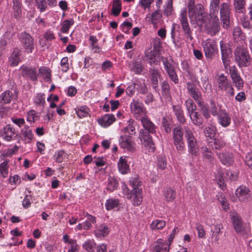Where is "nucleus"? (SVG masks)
I'll use <instances>...</instances> for the list:
<instances>
[{
    "mask_svg": "<svg viewBox=\"0 0 252 252\" xmlns=\"http://www.w3.org/2000/svg\"><path fill=\"white\" fill-rule=\"evenodd\" d=\"M236 63L240 68L248 67L250 65L251 60L248 50L243 46H238L234 52Z\"/></svg>",
    "mask_w": 252,
    "mask_h": 252,
    "instance_id": "obj_1",
    "label": "nucleus"
},
{
    "mask_svg": "<svg viewBox=\"0 0 252 252\" xmlns=\"http://www.w3.org/2000/svg\"><path fill=\"white\" fill-rule=\"evenodd\" d=\"M184 130L180 125L176 126L172 130L173 144L178 153L182 154L185 150V144L184 141Z\"/></svg>",
    "mask_w": 252,
    "mask_h": 252,
    "instance_id": "obj_2",
    "label": "nucleus"
},
{
    "mask_svg": "<svg viewBox=\"0 0 252 252\" xmlns=\"http://www.w3.org/2000/svg\"><path fill=\"white\" fill-rule=\"evenodd\" d=\"M202 47L206 59L208 62L213 60L218 54L217 43L214 40L207 39L202 43Z\"/></svg>",
    "mask_w": 252,
    "mask_h": 252,
    "instance_id": "obj_3",
    "label": "nucleus"
},
{
    "mask_svg": "<svg viewBox=\"0 0 252 252\" xmlns=\"http://www.w3.org/2000/svg\"><path fill=\"white\" fill-rule=\"evenodd\" d=\"M216 80L220 90L225 92L226 95L231 97L234 96V89L228 80L227 76L223 73L220 74L218 75Z\"/></svg>",
    "mask_w": 252,
    "mask_h": 252,
    "instance_id": "obj_4",
    "label": "nucleus"
},
{
    "mask_svg": "<svg viewBox=\"0 0 252 252\" xmlns=\"http://www.w3.org/2000/svg\"><path fill=\"white\" fill-rule=\"evenodd\" d=\"M19 39L26 53L29 54L33 52L35 43L33 37L30 33L26 32H21L19 34Z\"/></svg>",
    "mask_w": 252,
    "mask_h": 252,
    "instance_id": "obj_5",
    "label": "nucleus"
},
{
    "mask_svg": "<svg viewBox=\"0 0 252 252\" xmlns=\"http://www.w3.org/2000/svg\"><path fill=\"white\" fill-rule=\"evenodd\" d=\"M131 113L136 119L140 120L146 116V110L144 104L138 99H133L130 104Z\"/></svg>",
    "mask_w": 252,
    "mask_h": 252,
    "instance_id": "obj_6",
    "label": "nucleus"
},
{
    "mask_svg": "<svg viewBox=\"0 0 252 252\" xmlns=\"http://www.w3.org/2000/svg\"><path fill=\"white\" fill-rule=\"evenodd\" d=\"M185 137L187 141L189 153L192 157L198 155L199 151V146L192 132L189 129L186 130Z\"/></svg>",
    "mask_w": 252,
    "mask_h": 252,
    "instance_id": "obj_7",
    "label": "nucleus"
},
{
    "mask_svg": "<svg viewBox=\"0 0 252 252\" xmlns=\"http://www.w3.org/2000/svg\"><path fill=\"white\" fill-rule=\"evenodd\" d=\"M179 19L186 37L189 39L190 40H191L193 39L192 36V31L188 23L187 11L186 10H182L180 14Z\"/></svg>",
    "mask_w": 252,
    "mask_h": 252,
    "instance_id": "obj_8",
    "label": "nucleus"
},
{
    "mask_svg": "<svg viewBox=\"0 0 252 252\" xmlns=\"http://www.w3.org/2000/svg\"><path fill=\"white\" fill-rule=\"evenodd\" d=\"M229 72L232 82L235 84L236 89L240 91L244 87V81L241 77L239 71L235 65L232 66L229 68Z\"/></svg>",
    "mask_w": 252,
    "mask_h": 252,
    "instance_id": "obj_9",
    "label": "nucleus"
},
{
    "mask_svg": "<svg viewBox=\"0 0 252 252\" xmlns=\"http://www.w3.org/2000/svg\"><path fill=\"white\" fill-rule=\"evenodd\" d=\"M119 142L121 148L132 153L135 151V144L131 136L128 135H122L119 138Z\"/></svg>",
    "mask_w": 252,
    "mask_h": 252,
    "instance_id": "obj_10",
    "label": "nucleus"
},
{
    "mask_svg": "<svg viewBox=\"0 0 252 252\" xmlns=\"http://www.w3.org/2000/svg\"><path fill=\"white\" fill-rule=\"evenodd\" d=\"M150 133L145 130L141 129L140 130L139 138L143 144L149 148V152H153L155 151V148Z\"/></svg>",
    "mask_w": 252,
    "mask_h": 252,
    "instance_id": "obj_11",
    "label": "nucleus"
},
{
    "mask_svg": "<svg viewBox=\"0 0 252 252\" xmlns=\"http://www.w3.org/2000/svg\"><path fill=\"white\" fill-rule=\"evenodd\" d=\"M220 20L224 28H227L230 24V6L227 3L223 2L220 5Z\"/></svg>",
    "mask_w": 252,
    "mask_h": 252,
    "instance_id": "obj_12",
    "label": "nucleus"
},
{
    "mask_svg": "<svg viewBox=\"0 0 252 252\" xmlns=\"http://www.w3.org/2000/svg\"><path fill=\"white\" fill-rule=\"evenodd\" d=\"M156 47L154 45L153 50L149 52H146L144 55L145 60L151 66H155L154 65L158 64L160 61L159 60V58L162 56L159 55V54L158 51L156 50Z\"/></svg>",
    "mask_w": 252,
    "mask_h": 252,
    "instance_id": "obj_13",
    "label": "nucleus"
},
{
    "mask_svg": "<svg viewBox=\"0 0 252 252\" xmlns=\"http://www.w3.org/2000/svg\"><path fill=\"white\" fill-rule=\"evenodd\" d=\"M21 75L23 77L29 78L33 81L37 80V70L35 67L22 65L20 68Z\"/></svg>",
    "mask_w": 252,
    "mask_h": 252,
    "instance_id": "obj_14",
    "label": "nucleus"
},
{
    "mask_svg": "<svg viewBox=\"0 0 252 252\" xmlns=\"http://www.w3.org/2000/svg\"><path fill=\"white\" fill-rule=\"evenodd\" d=\"M188 93L196 103L202 100V94L196 86L191 82L187 83Z\"/></svg>",
    "mask_w": 252,
    "mask_h": 252,
    "instance_id": "obj_15",
    "label": "nucleus"
},
{
    "mask_svg": "<svg viewBox=\"0 0 252 252\" xmlns=\"http://www.w3.org/2000/svg\"><path fill=\"white\" fill-rule=\"evenodd\" d=\"M22 55L21 49L17 47H14L8 58L9 65L11 66H17L22 60Z\"/></svg>",
    "mask_w": 252,
    "mask_h": 252,
    "instance_id": "obj_16",
    "label": "nucleus"
},
{
    "mask_svg": "<svg viewBox=\"0 0 252 252\" xmlns=\"http://www.w3.org/2000/svg\"><path fill=\"white\" fill-rule=\"evenodd\" d=\"M231 219L236 233L240 235L244 234V227L241 217L234 213L231 215Z\"/></svg>",
    "mask_w": 252,
    "mask_h": 252,
    "instance_id": "obj_17",
    "label": "nucleus"
},
{
    "mask_svg": "<svg viewBox=\"0 0 252 252\" xmlns=\"http://www.w3.org/2000/svg\"><path fill=\"white\" fill-rule=\"evenodd\" d=\"M235 194L241 201L247 202L251 198L250 189L245 186L238 188L235 190Z\"/></svg>",
    "mask_w": 252,
    "mask_h": 252,
    "instance_id": "obj_18",
    "label": "nucleus"
},
{
    "mask_svg": "<svg viewBox=\"0 0 252 252\" xmlns=\"http://www.w3.org/2000/svg\"><path fill=\"white\" fill-rule=\"evenodd\" d=\"M220 47L221 55V60L224 67L226 69L229 66L230 60L229 59L230 52L228 47L224 45L222 41L220 42Z\"/></svg>",
    "mask_w": 252,
    "mask_h": 252,
    "instance_id": "obj_19",
    "label": "nucleus"
},
{
    "mask_svg": "<svg viewBox=\"0 0 252 252\" xmlns=\"http://www.w3.org/2000/svg\"><path fill=\"white\" fill-rule=\"evenodd\" d=\"M63 240L64 243L67 244V246L65 248L68 249L67 252H78L79 251V246L77 241L75 239H70L68 235L65 234L63 237Z\"/></svg>",
    "mask_w": 252,
    "mask_h": 252,
    "instance_id": "obj_20",
    "label": "nucleus"
},
{
    "mask_svg": "<svg viewBox=\"0 0 252 252\" xmlns=\"http://www.w3.org/2000/svg\"><path fill=\"white\" fill-rule=\"evenodd\" d=\"M219 123L223 127H227L231 123V118L225 109H220L218 116Z\"/></svg>",
    "mask_w": 252,
    "mask_h": 252,
    "instance_id": "obj_21",
    "label": "nucleus"
},
{
    "mask_svg": "<svg viewBox=\"0 0 252 252\" xmlns=\"http://www.w3.org/2000/svg\"><path fill=\"white\" fill-rule=\"evenodd\" d=\"M170 246L166 241L159 239L155 242L152 252H169Z\"/></svg>",
    "mask_w": 252,
    "mask_h": 252,
    "instance_id": "obj_22",
    "label": "nucleus"
},
{
    "mask_svg": "<svg viewBox=\"0 0 252 252\" xmlns=\"http://www.w3.org/2000/svg\"><path fill=\"white\" fill-rule=\"evenodd\" d=\"M141 123L145 131H148L151 134L155 133L156 132L157 126L147 116L144 117L141 120Z\"/></svg>",
    "mask_w": 252,
    "mask_h": 252,
    "instance_id": "obj_23",
    "label": "nucleus"
},
{
    "mask_svg": "<svg viewBox=\"0 0 252 252\" xmlns=\"http://www.w3.org/2000/svg\"><path fill=\"white\" fill-rule=\"evenodd\" d=\"M117 165L118 170L122 174H127L130 171L126 157H121L117 162Z\"/></svg>",
    "mask_w": 252,
    "mask_h": 252,
    "instance_id": "obj_24",
    "label": "nucleus"
},
{
    "mask_svg": "<svg viewBox=\"0 0 252 252\" xmlns=\"http://www.w3.org/2000/svg\"><path fill=\"white\" fill-rule=\"evenodd\" d=\"M14 92V93H13L9 90H6L2 93L0 95V104H6L10 103L15 95L16 97L17 96V93L16 90Z\"/></svg>",
    "mask_w": 252,
    "mask_h": 252,
    "instance_id": "obj_25",
    "label": "nucleus"
},
{
    "mask_svg": "<svg viewBox=\"0 0 252 252\" xmlns=\"http://www.w3.org/2000/svg\"><path fill=\"white\" fill-rule=\"evenodd\" d=\"M130 71L134 72L136 74H141L143 70L144 66L141 60H134L129 64Z\"/></svg>",
    "mask_w": 252,
    "mask_h": 252,
    "instance_id": "obj_26",
    "label": "nucleus"
},
{
    "mask_svg": "<svg viewBox=\"0 0 252 252\" xmlns=\"http://www.w3.org/2000/svg\"><path fill=\"white\" fill-rule=\"evenodd\" d=\"M192 21L195 22L198 26L201 27L204 26L208 27L209 25V17L207 13L204 11L203 12L200 13V15H198L197 17L194 19Z\"/></svg>",
    "mask_w": 252,
    "mask_h": 252,
    "instance_id": "obj_27",
    "label": "nucleus"
},
{
    "mask_svg": "<svg viewBox=\"0 0 252 252\" xmlns=\"http://www.w3.org/2000/svg\"><path fill=\"white\" fill-rule=\"evenodd\" d=\"M149 77L151 82H158L162 78L159 69L156 66H151L149 68Z\"/></svg>",
    "mask_w": 252,
    "mask_h": 252,
    "instance_id": "obj_28",
    "label": "nucleus"
},
{
    "mask_svg": "<svg viewBox=\"0 0 252 252\" xmlns=\"http://www.w3.org/2000/svg\"><path fill=\"white\" fill-rule=\"evenodd\" d=\"M204 11V7L201 4H197L196 6L188 10V14L190 21L192 22L194 19L200 15V13Z\"/></svg>",
    "mask_w": 252,
    "mask_h": 252,
    "instance_id": "obj_29",
    "label": "nucleus"
},
{
    "mask_svg": "<svg viewBox=\"0 0 252 252\" xmlns=\"http://www.w3.org/2000/svg\"><path fill=\"white\" fill-rule=\"evenodd\" d=\"M115 121L113 114H106L98 120V124L103 127H107Z\"/></svg>",
    "mask_w": 252,
    "mask_h": 252,
    "instance_id": "obj_30",
    "label": "nucleus"
},
{
    "mask_svg": "<svg viewBox=\"0 0 252 252\" xmlns=\"http://www.w3.org/2000/svg\"><path fill=\"white\" fill-rule=\"evenodd\" d=\"M172 108L178 121L182 125L185 124L186 122V119L181 107L179 105H173Z\"/></svg>",
    "mask_w": 252,
    "mask_h": 252,
    "instance_id": "obj_31",
    "label": "nucleus"
},
{
    "mask_svg": "<svg viewBox=\"0 0 252 252\" xmlns=\"http://www.w3.org/2000/svg\"><path fill=\"white\" fill-rule=\"evenodd\" d=\"M1 131L4 139L7 141L11 140L13 135L15 133V129L10 125L4 126Z\"/></svg>",
    "mask_w": 252,
    "mask_h": 252,
    "instance_id": "obj_32",
    "label": "nucleus"
},
{
    "mask_svg": "<svg viewBox=\"0 0 252 252\" xmlns=\"http://www.w3.org/2000/svg\"><path fill=\"white\" fill-rule=\"evenodd\" d=\"M209 143L213 149L220 150L225 146V142L221 138L214 137L209 141Z\"/></svg>",
    "mask_w": 252,
    "mask_h": 252,
    "instance_id": "obj_33",
    "label": "nucleus"
},
{
    "mask_svg": "<svg viewBox=\"0 0 252 252\" xmlns=\"http://www.w3.org/2000/svg\"><path fill=\"white\" fill-rule=\"evenodd\" d=\"M189 115L194 125L199 127L202 126L203 119L199 112L195 111L193 113L189 114Z\"/></svg>",
    "mask_w": 252,
    "mask_h": 252,
    "instance_id": "obj_34",
    "label": "nucleus"
},
{
    "mask_svg": "<svg viewBox=\"0 0 252 252\" xmlns=\"http://www.w3.org/2000/svg\"><path fill=\"white\" fill-rule=\"evenodd\" d=\"M218 157L220 159L221 162L224 165L229 166L231 165L233 163V156L231 154L225 153H219Z\"/></svg>",
    "mask_w": 252,
    "mask_h": 252,
    "instance_id": "obj_35",
    "label": "nucleus"
},
{
    "mask_svg": "<svg viewBox=\"0 0 252 252\" xmlns=\"http://www.w3.org/2000/svg\"><path fill=\"white\" fill-rule=\"evenodd\" d=\"M159 60H161L162 62L166 72L175 68L173 64L174 61L172 59H168L166 57L161 56L159 58Z\"/></svg>",
    "mask_w": 252,
    "mask_h": 252,
    "instance_id": "obj_36",
    "label": "nucleus"
},
{
    "mask_svg": "<svg viewBox=\"0 0 252 252\" xmlns=\"http://www.w3.org/2000/svg\"><path fill=\"white\" fill-rule=\"evenodd\" d=\"M13 3L14 17L15 18L18 19L22 15V1L20 0H13Z\"/></svg>",
    "mask_w": 252,
    "mask_h": 252,
    "instance_id": "obj_37",
    "label": "nucleus"
},
{
    "mask_svg": "<svg viewBox=\"0 0 252 252\" xmlns=\"http://www.w3.org/2000/svg\"><path fill=\"white\" fill-rule=\"evenodd\" d=\"M109 232V230L108 226L105 224H102L96 229L95 235L97 237L101 238L107 235Z\"/></svg>",
    "mask_w": 252,
    "mask_h": 252,
    "instance_id": "obj_38",
    "label": "nucleus"
},
{
    "mask_svg": "<svg viewBox=\"0 0 252 252\" xmlns=\"http://www.w3.org/2000/svg\"><path fill=\"white\" fill-rule=\"evenodd\" d=\"M129 185L133 188L131 191H136L138 189H142L140 188L141 185V181L139 177L134 176L130 178L129 180Z\"/></svg>",
    "mask_w": 252,
    "mask_h": 252,
    "instance_id": "obj_39",
    "label": "nucleus"
},
{
    "mask_svg": "<svg viewBox=\"0 0 252 252\" xmlns=\"http://www.w3.org/2000/svg\"><path fill=\"white\" fill-rule=\"evenodd\" d=\"M120 205V200L117 198H111L106 200L105 206L107 211H110L118 207Z\"/></svg>",
    "mask_w": 252,
    "mask_h": 252,
    "instance_id": "obj_40",
    "label": "nucleus"
},
{
    "mask_svg": "<svg viewBox=\"0 0 252 252\" xmlns=\"http://www.w3.org/2000/svg\"><path fill=\"white\" fill-rule=\"evenodd\" d=\"M21 132L23 136L24 140L30 143L33 138V134L31 129H30L28 126H25L24 128L21 130Z\"/></svg>",
    "mask_w": 252,
    "mask_h": 252,
    "instance_id": "obj_41",
    "label": "nucleus"
},
{
    "mask_svg": "<svg viewBox=\"0 0 252 252\" xmlns=\"http://www.w3.org/2000/svg\"><path fill=\"white\" fill-rule=\"evenodd\" d=\"M233 4L236 12L242 13L245 11L246 1L245 0H233Z\"/></svg>",
    "mask_w": 252,
    "mask_h": 252,
    "instance_id": "obj_42",
    "label": "nucleus"
},
{
    "mask_svg": "<svg viewBox=\"0 0 252 252\" xmlns=\"http://www.w3.org/2000/svg\"><path fill=\"white\" fill-rule=\"evenodd\" d=\"M142 189L131 191V196L133 198V203L135 206L139 205L142 201Z\"/></svg>",
    "mask_w": 252,
    "mask_h": 252,
    "instance_id": "obj_43",
    "label": "nucleus"
},
{
    "mask_svg": "<svg viewBox=\"0 0 252 252\" xmlns=\"http://www.w3.org/2000/svg\"><path fill=\"white\" fill-rule=\"evenodd\" d=\"M209 25L208 27H214L215 29H218L219 27V19L218 17V13H210V18H209Z\"/></svg>",
    "mask_w": 252,
    "mask_h": 252,
    "instance_id": "obj_44",
    "label": "nucleus"
},
{
    "mask_svg": "<svg viewBox=\"0 0 252 252\" xmlns=\"http://www.w3.org/2000/svg\"><path fill=\"white\" fill-rule=\"evenodd\" d=\"M161 94L165 98L170 97V87L169 82L164 80L161 83Z\"/></svg>",
    "mask_w": 252,
    "mask_h": 252,
    "instance_id": "obj_45",
    "label": "nucleus"
},
{
    "mask_svg": "<svg viewBox=\"0 0 252 252\" xmlns=\"http://www.w3.org/2000/svg\"><path fill=\"white\" fill-rule=\"evenodd\" d=\"M118 187L119 182L117 179L113 177H109L106 189L110 192H112L117 189Z\"/></svg>",
    "mask_w": 252,
    "mask_h": 252,
    "instance_id": "obj_46",
    "label": "nucleus"
},
{
    "mask_svg": "<svg viewBox=\"0 0 252 252\" xmlns=\"http://www.w3.org/2000/svg\"><path fill=\"white\" fill-rule=\"evenodd\" d=\"M200 108V110L206 119H208L210 117L209 108L207 105L204 103L203 100L196 103Z\"/></svg>",
    "mask_w": 252,
    "mask_h": 252,
    "instance_id": "obj_47",
    "label": "nucleus"
},
{
    "mask_svg": "<svg viewBox=\"0 0 252 252\" xmlns=\"http://www.w3.org/2000/svg\"><path fill=\"white\" fill-rule=\"evenodd\" d=\"M77 116L80 118L87 117L89 115L90 109L86 106H82L75 109Z\"/></svg>",
    "mask_w": 252,
    "mask_h": 252,
    "instance_id": "obj_48",
    "label": "nucleus"
},
{
    "mask_svg": "<svg viewBox=\"0 0 252 252\" xmlns=\"http://www.w3.org/2000/svg\"><path fill=\"white\" fill-rule=\"evenodd\" d=\"M112 14L115 17L118 16L122 10V3L120 0H114L113 2Z\"/></svg>",
    "mask_w": 252,
    "mask_h": 252,
    "instance_id": "obj_49",
    "label": "nucleus"
},
{
    "mask_svg": "<svg viewBox=\"0 0 252 252\" xmlns=\"http://www.w3.org/2000/svg\"><path fill=\"white\" fill-rule=\"evenodd\" d=\"M166 225V222L161 220H155L150 225V228L153 230L162 229Z\"/></svg>",
    "mask_w": 252,
    "mask_h": 252,
    "instance_id": "obj_50",
    "label": "nucleus"
},
{
    "mask_svg": "<svg viewBox=\"0 0 252 252\" xmlns=\"http://www.w3.org/2000/svg\"><path fill=\"white\" fill-rule=\"evenodd\" d=\"M218 200L220 202L223 209L225 211L227 210L229 208V204L227 202L225 195L222 192H220L217 195Z\"/></svg>",
    "mask_w": 252,
    "mask_h": 252,
    "instance_id": "obj_51",
    "label": "nucleus"
},
{
    "mask_svg": "<svg viewBox=\"0 0 252 252\" xmlns=\"http://www.w3.org/2000/svg\"><path fill=\"white\" fill-rule=\"evenodd\" d=\"M216 128L213 126H207L204 129L205 135L207 137L210 138V140L215 137L216 133Z\"/></svg>",
    "mask_w": 252,
    "mask_h": 252,
    "instance_id": "obj_52",
    "label": "nucleus"
},
{
    "mask_svg": "<svg viewBox=\"0 0 252 252\" xmlns=\"http://www.w3.org/2000/svg\"><path fill=\"white\" fill-rule=\"evenodd\" d=\"M44 95L43 93H39L36 94L34 99V102L36 106L44 108L46 103Z\"/></svg>",
    "mask_w": 252,
    "mask_h": 252,
    "instance_id": "obj_53",
    "label": "nucleus"
},
{
    "mask_svg": "<svg viewBox=\"0 0 252 252\" xmlns=\"http://www.w3.org/2000/svg\"><path fill=\"white\" fill-rule=\"evenodd\" d=\"M74 24V20L72 18L65 19L62 25L61 31L63 33H67L71 26Z\"/></svg>",
    "mask_w": 252,
    "mask_h": 252,
    "instance_id": "obj_54",
    "label": "nucleus"
},
{
    "mask_svg": "<svg viewBox=\"0 0 252 252\" xmlns=\"http://www.w3.org/2000/svg\"><path fill=\"white\" fill-rule=\"evenodd\" d=\"M185 105L188 111V113L189 115L190 113H193L196 109V104L194 103L193 101L189 98L185 101Z\"/></svg>",
    "mask_w": 252,
    "mask_h": 252,
    "instance_id": "obj_55",
    "label": "nucleus"
},
{
    "mask_svg": "<svg viewBox=\"0 0 252 252\" xmlns=\"http://www.w3.org/2000/svg\"><path fill=\"white\" fill-rule=\"evenodd\" d=\"M173 11V0H167V2L164 6L163 14L168 17L171 15Z\"/></svg>",
    "mask_w": 252,
    "mask_h": 252,
    "instance_id": "obj_56",
    "label": "nucleus"
},
{
    "mask_svg": "<svg viewBox=\"0 0 252 252\" xmlns=\"http://www.w3.org/2000/svg\"><path fill=\"white\" fill-rule=\"evenodd\" d=\"M166 73L169 79L174 82V84H177L179 83V79L175 68L171 70V71L169 70L166 72Z\"/></svg>",
    "mask_w": 252,
    "mask_h": 252,
    "instance_id": "obj_57",
    "label": "nucleus"
},
{
    "mask_svg": "<svg viewBox=\"0 0 252 252\" xmlns=\"http://www.w3.org/2000/svg\"><path fill=\"white\" fill-rule=\"evenodd\" d=\"M89 40L91 42V46L93 49H95L94 52L99 53L100 47L97 44L98 40L96 36L94 35H91L89 37Z\"/></svg>",
    "mask_w": 252,
    "mask_h": 252,
    "instance_id": "obj_58",
    "label": "nucleus"
},
{
    "mask_svg": "<svg viewBox=\"0 0 252 252\" xmlns=\"http://www.w3.org/2000/svg\"><path fill=\"white\" fill-rule=\"evenodd\" d=\"M36 6L40 12H44L47 9V4L46 0H35Z\"/></svg>",
    "mask_w": 252,
    "mask_h": 252,
    "instance_id": "obj_59",
    "label": "nucleus"
},
{
    "mask_svg": "<svg viewBox=\"0 0 252 252\" xmlns=\"http://www.w3.org/2000/svg\"><path fill=\"white\" fill-rule=\"evenodd\" d=\"M61 70L63 72H67L69 69L68 58L67 57H63L60 63Z\"/></svg>",
    "mask_w": 252,
    "mask_h": 252,
    "instance_id": "obj_60",
    "label": "nucleus"
},
{
    "mask_svg": "<svg viewBox=\"0 0 252 252\" xmlns=\"http://www.w3.org/2000/svg\"><path fill=\"white\" fill-rule=\"evenodd\" d=\"M65 152L63 150H60L55 153L53 157L55 161L57 163H62L64 159Z\"/></svg>",
    "mask_w": 252,
    "mask_h": 252,
    "instance_id": "obj_61",
    "label": "nucleus"
},
{
    "mask_svg": "<svg viewBox=\"0 0 252 252\" xmlns=\"http://www.w3.org/2000/svg\"><path fill=\"white\" fill-rule=\"evenodd\" d=\"M39 72L40 74H43L45 75L44 79L47 81H51V70L47 67H41L39 69Z\"/></svg>",
    "mask_w": 252,
    "mask_h": 252,
    "instance_id": "obj_62",
    "label": "nucleus"
},
{
    "mask_svg": "<svg viewBox=\"0 0 252 252\" xmlns=\"http://www.w3.org/2000/svg\"><path fill=\"white\" fill-rule=\"evenodd\" d=\"M162 126L164 130L167 133H169L171 131V125L170 120L165 117H163L162 120Z\"/></svg>",
    "mask_w": 252,
    "mask_h": 252,
    "instance_id": "obj_63",
    "label": "nucleus"
},
{
    "mask_svg": "<svg viewBox=\"0 0 252 252\" xmlns=\"http://www.w3.org/2000/svg\"><path fill=\"white\" fill-rule=\"evenodd\" d=\"M165 197L168 201H172L176 197V192L171 189L168 188L165 193Z\"/></svg>",
    "mask_w": 252,
    "mask_h": 252,
    "instance_id": "obj_64",
    "label": "nucleus"
}]
</instances>
